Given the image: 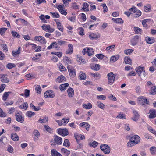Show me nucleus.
I'll use <instances>...</instances> for the list:
<instances>
[{"label":"nucleus","instance_id":"nucleus-1","mask_svg":"<svg viewBox=\"0 0 156 156\" xmlns=\"http://www.w3.org/2000/svg\"><path fill=\"white\" fill-rule=\"evenodd\" d=\"M54 140H52L51 142V145L55 146L57 144H61L62 142V138L56 135L54 136Z\"/></svg>","mask_w":156,"mask_h":156},{"label":"nucleus","instance_id":"nucleus-2","mask_svg":"<svg viewBox=\"0 0 156 156\" xmlns=\"http://www.w3.org/2000/svg\"><path fill=\"white\" fill-rule=\"evenodd\" d=\"M101 149L106 154H109L110 152V148L108 145L106 144H102L100 147Z\"/></svg>","mask_w":156,"mask_h":156},{"label":"nucleus","instance_id":"nucleus-3","mask_svg":"<svg viewBox=\"0 0 156 156\" xmlns=\"http://www.w3.org/2000/svg\"><path fill=\"white\" fill-rule=\"evenodd\" d=\"M116 76V75L114 74L112 72H110L108 74V84L111 85L114 82Z\"/></svg>","mask_w":156,"mask_h":156},{"label":"nucleus","instance_id":"nucleus-4","mask_svg":"<svg viewBox=\"0 0 156 156\" xmlns=\"http://www.w3.org/2000/svg\"><path fill=\"white\" fill-rule=\"evenodd\" d=\"M44 96L47 98H53L55 96V94L53 91L49 90L44 93Z\"/></svg>","mask_w":156,"mask_h":156},{"label":"nucleus","instance_id":"nucleus-5","mask_svg":"<svg viewBox=\"0 0 156 156\" xmlns=\"http://www.w3.org/2000/svg\"><path fill=\"white\" fill-rule=\"evenodd\" d=\"M34 40L35 41H39L42 44H45L46 43L45 38L41 36H35Z\"/></svg>","mask_w":156,"mask_h":156},{"label":"nucleus","instance_id":"nucleus-6","mask_svg":"<svg viewBox=\"0 0 156 156\" xmlns=\"http://www.w3.org/2000/svg\"><path fill=\"white\" fill-rule=\"evenodd\" d=\"M58 134L62 135L63 136H65L68 135L69 134L68 131L67 129L66 128L58 129Z\"/></svg>","mask_w":156,"mask_h":156},{"label":"nucleus","instance_id":"nucleus-7","mask_svg":"<svg viewBox=\"0 0 156 156\" xmlns=\"http://www.w3.org/2000/svg\"><path fill=\"white\" fill-rule=\"evenodd\" d=\"M138 99L140 105H143L145 103L147 104L148 103L149 101L147 99L144 98L143 97H140Z\"/></svg>","mask_w":156,"mask_h":156},{"label":"nucleus","instance_id":"nucleus-8","mask_svg":"<svg viewBox=\"0 0 156 156\" xmlns=\"http://www.w3.org/2000/svg\"><path fill=\"white\" fill-rule=\"evenodd\" d=\"M133 112L134 116L131 119L134 121H137L139 118L140 115L137 111L134 110L133 111Z\"/></svg>","mask_w":156,"mask_h":156},{"label":"nucleus","instance_id":"nucleus-9","mask_svg":"<svg viewBox=\"0 0 156 156\" xmlns=\"http://www.w3.org/2000/svg\"><path fill=\"white\" fill-rule=\"evenodd\" d=\"M139 37L138 36H135L131 40V44L133 46L136 45L138 42Z\"/></svg>","mask_w":156,"mask_h":156},{"label":"nucleus","instance_id":"nucleus-10","mask_svg":"<svg viewBox=\"0 0 156 156\" xmlns=\"http://www.w3.org/2000/svg\"><path fill=\"white\" fill-rule=\"evenodd\" d=\"M130 139L132 140V141L133 140V141L137 142H138V144L140 141V138L137 135H134L131 136H130Z\"/></svg>","mask_w":156,"mask_h":156},{"label":"nucleus","instance_id":"nucleus-11","mask_svg":"<svg viewBox=\"0 0 156 156\" xmlns=\"http://www.w3.org/2000/svg\"><path fill=\"white\" fill-rule=\"evenodd\" d=\"M150 115L149 116L150 118H154L156 117V111L155 110H151L149 111Z\"/></svg>","mask_w":156,"mask_h":156},{"label":"nucleus","instance_id":"nucleus-12","mask_svg":"<svg viewBox=\"0 0 156 156\" xmlns=\"http://www.w3.org/2000/svg\"><path fill=\"white\" fill-rule=\"evenodd\" d=\"M68 49L66 51V54H71L73 51V48L72 45L71 44H69L68 45Z\"/></svg>","mask_w":156,"mask_h":156},{"label":"nucleus","instance_id":"nucleus-13","mask_svg":"<svg viewBox=\"0 0 156 156\" xmlns=\"http://www.w3.org/2000/svg\"><path fill=\"white\" fill-rule=\"evenodd\" d=\"M138 144V142H135L129 139V141L127 143V146L129 147L134 146Z\"/></svg>","mask_w":156,"mask_h":156},{"label":"nucleus","instance_id":"nucleus-14","mask_svg":"<svg viewBox=\"0 0 156 156\" xmlns=\"http://www.w3.org/2000/svg\"><path fill=\"white\" fill-rule=\"evenodd\" d=\"M33 134L36 136V137H34V140L36 141L38 140L37 138L40 136V133L37 130H35L33 132Z\"/></svg>","mask_w":156,"mask_h":156},{"label":"nucleus","instance_id":"nucleus-15","mask_svg":"<svg viewBox=\"0 0 156 156\" xmlns=\"http://www.w3.org/2000/svg\"><path fill=\"white\" fill-rule=\"evenodd\" d=\"M51 154L52 156H62L59 152H57L55 149H52L51 150Z\"/></svg>","mask_w":156,"mask_h":156},{"label":"nucleus","instance_id":"nucleus-16","mask_svg":"<svg viewBox=\"0 0 156 156\" xmlns=\"http://www.w3.org/2000/svg\"><path fill=\"white\" fill-rule=\"evenodd\" d=\"M68 93V96L69 97H72L74 94V91L73 89L71 87L69 88L67 90Z\"/></svg>","mask_w":156,"mask_h":156},{"label":"nucleus","instance_id":"nucleus-17","mask_svg":"<svg viewBox=\"0 0 156 156\" xmlns=\"http://www.w3.org/2000/svg\"><path fill=\"white\" fill-rule=\"evenodd\" d=\"M124 62L126 64L131 65L132 60L129 57H125L124 58Z\"/></svg>","mask_w":156,"mask_h":156},{"label":"nucleus","instance_id":"nucleus-18","mask_svg":"<svg viewBox=\"0 0 156 156\" xmlns=\"http://www.w3.org/2000/svg\"><path fill=\"white\" fill-rule=\"evenodd\" d=\"M135 70L137 72L139 76L141 74L143 71H145L144 68L143 67H141V66H139L138 68H136L135 69Z\"/></svg>","mask_w":156,"mask_h":156},{"label":"nucleus","instance_id":"nucleus-19","mask_svg":"<svg viewBox=\"0 0 156 156\" xmlns=\"http://www.w3.org/2000/svg\"><path fill=\"white\" fill-rule=\"evenodd\" d=\"M67 68L69 74L72 77H74L76 75L75 71L74 69H70L68 66Z\"/></svg>","mask_w":156,"mask_h":156},{"label":"nucleus","instance_id":"nucleus-20","mask_svg":"<svg viewBox=\"0 0 156 156\" xmlns=\"http://www.w3.org/2000/svg\"><path fill=\"white\" fill-rule=\"evenodd\" d=\"M11 138L14 141H17L19 139V136L15 133H12L11 135Z\"/></svg>","mask_w":156,"mask_h":156},{"label":"nucleus","instance_id":"nucleus-21","mask_svg":"<svg viewBox=\"0 0 156 156\" xmlns=\"http://www.w3.org/2000/svg\"><path fill=\"white\" fill-rule=\"evenodd\" d=\"M100 37V36L98 35L95 34H92L89 35V37L92 40H97Z\"/></svg>","mask_w":156,"mask_h":156},{"label":"nucleus","instance_id":"nucleus-22","mask_svg":"<svg viewBox=\"0 0 156 156\" xmlns=\"http://www.w3.org/2000/svg\"><path fill=\"white\" fill-rule=\"evenodd\" d=\"M58 47L57 43L56 42L52 43L50 46L48 47V49H51L52 48H57Z\"/></svg>","mask_w":156,"mask_h":156},{"label":"nucleus","instance_id":"nucleus-23","mask_svg":"<svg viewBox=\"0 0 156 156\" xmlns=\"http://www.w3.org/2000/svg\"><path fill=\"white\" fill-rule=\"evenodd\" d=\"M74 136L75 138L76 139L78 143V141H79L80 140H81L83 138H84V135H82L81 134H79L78 135H75Z\"/></svg>","mask_w":156,"mask_h":156},{"label":"nucleus","instance_id":"nucleus-24","mask_svg":"<svg viewBox=\"0 0 156 156\" xmlns=\"http://www.w3.org/2000/svg\"><path fill=\"white\" fill-rule=\"evenodd\" d=\"M65 77L63 75L59 76L56 80V82L61 83L65 79Z\"/></svg>","mask_w":156,"mask_h":156},{"label":"nucleus","instance_id":"nucleus-25","mask_svg":"<svg viewBox=\"0 0 156 156\" xmlns=\"http://www.w3.org/2000/svg\"><path fill=\"white\" fill-rule=\"evenodd\" d=\"M69 84L68 83H66L60 85V89L61 91L64 90L66 88L68 87Z\"/></svg>","mask_w":156,"mask_h":156},{"label":"nucleus","instance_id":"nucleus-26","mask_svg":"<svg viewBox=\"0 0 156 156\" xmlns=\"http://www.w3.org/2000/svg\"><path fill=\"white\" fill-rule=\"evenodd\" d=\"M61 151L62 153L65 154L67 156H68L70 153V151L68 150L63 148H62L61 149Z\"/></svg>","mask_w":156,"mask_h":156},{"label":"nucleus","instance_id":"nucleus-27","mask_svg":"<svg viewBox=\"0 0 156 156\" xmlns=\"http://www.w3.org/2000/svg\"><path fill=\"white\" fill-rule=\"evenodd\" d=\"M112 20L116 23H122L123 22V20L121 18L115 19L112 18Z\"/></svg>","mask_w":156,"mask_h":156},{"label":"nucleus","instance_id":"nucleus-28","mask_svg":"<svg viewBox=\"0 0 156 156\" xmlns=\"http://www.w3.org/2000/svg\"><path fill=\"white\" fill-rule=\"evenodd\" d=\"M151 153L152 155L156 154V147L155 146L151 147L150 149Z\"/></svg>","mask_w":156,"mask_h":156},{"label":"nucleus","instance_id":"nucleus-29","mask_svg":"<svg viewBox=\"0 0 156 156\" xmlns=\"http://www.w3.org/2000/svg\"><path fill=\"white\" fill-rule=\"evenodd\" d=\"M83 108L86 109H90L92 108V105L90 103H88L87 104H85L83 105Z\"/></svg>","mask_w":156,"mask_h":156},{"label":"nucleus","instance_id":"nucleus-30","mask_svg":"<svg viewBox=\"0 0 156 156\" xmlns=\"http://www.w3.org/2000/svg\"><path fill=\"white\" fill-rule=\"evenodd\" d=\"M84 125H86V129L87 130H89V128L90 127V125L87 122H82L80 123V126L81 127H83L84 126Z\"/></svg>","mask_w":156,"mask_h":156},{"label":"nucleus","instance_id":"nucleus-31","mask_svg":"<svg viewBox=\"0 0 156 156\" xmlns=\"http://www.w3.org/2000/svg\"><path fill=\"white\" fill-rule=\"evenodd\" d=\"M139 76L140 77L142 80H144L146 79L147 77V74L145 73V71H143L141 74L139 75Z\"/></svg>","mask_w":156,"mask_h":156},{"label":"nucleus","instance_id":"nucleus-32","mask_svg":"<svg viewBox=\"0 0 156 156\" xmlns=\"http://www.w3.org/2000/svg\"><path fill=\"white\" fill-rule=\"evenodd\" d=\"M1 81L5 83H7L9 82V80L8 78L6 77L4 75H3L1 78Z\"/></svg>","mask_w":156,"mask_h":156},{"label":"nucleus","instance_id":"nucleus-33","mask_svg":"<svg viewBox=\"0 0 156 156\" xmlns=\"http://www.w3.org/2000/svg\"><path fill=\"white\" fill-rule=\"evenodd\" d=\"M16 116V119L17 121L21 123H23L24 121V118L21 115Z\"/></svg>","mask_w":156,"mask_h":156},{"label":"nucleus","instance_id":"nucleus-34","mask_svg":"<svg viewBox=\"0 0 156 156\" xmlns=\"http://www.w3.org/2000/svg\"><path fill=\"white\" fill-rule=\"evenodd\" d=\"M150 94H151L155 95L156 94V87L153 86L151 87L150 91Z\"/></svg>","mask_w":156,"mask_h":156},{"label":"nucleus","instance_id":"nucleus-35","mask_svg":"<svg viewBox=\"0 0 156 156\" xmlns=\"http://www.w3.org/2000/svg\"><path fill=\"white\" fill-rule=\"evenodd\" d=\"M119 58V55L113 56L111 57L110 58V61L112 62H114L118 60Z\"/></svg>","mask_w":156,"mask_h":156},{"label":"nucleus","instance_id":"nucleus-36","mask_svg":"<svg viewBox=\"0 0 156 156\" xmlns=\"http://www.w3.org/2000/svg\"><path fill=\"white\" fill-rule=\"evenodd\" d=\"M145 40L147 43L148 44H151L154 42V40L151 38L149 37H146Z\"/></svg>","mask_w":156,"mask_h":156},{"label":"nucleus","instance_id":"nucleus-37","mask_svg":"<svg viewBox=\"0 0 156 156\" xmlns=\"http://www.w3.org/2000/svg\"><path fill=\"white\" fill-rule=\"evenodd\" d=\"M11 92H5L3 95V100L4 101H6L9 96V94H11Z\"/></svg>","mask_w":156,"mask_h":156},{"label":"nucleus","instance_id":"nucleus-38","mask_svg":"<svg viewBox=\"0 0 156 156\" xmlns=\"http://www.w3.org/2000/svg\"><path fill=\"white\" fill-rule=\"evenodd\" d=\"M56 25L58 29L61 32H63V26L61 25V23L59 22H56Z\"/></svg>","mask_w":156,"mask_h":156},{"label":"nucleus","instance_id":"nucleus-39","mask_svg":"<svg viewBox=\"0 0 156 156\" xmlns=\"http://www.w3.org/2000/svg\"><path fill=\"white\" fill-rule=\"evenodd\" d=\"M83 7L82 8V9L85 10L86 11H89L88 9L87 8L89 6V5L87 3H84L83 4Z\"/></svg>","mask_w":156,"mask_h":156},{"label":"nucleus","instance_id":"nucleus-40","mask_svg":"<svg viewBox=\"0 0 156 156\" xmlns=\"http://www.w3.org/2000/svg\"><path fill=\"white\" fill-rule=\"evenodd\" d=\"M79 76L81 80H85L86 78V75L85 73H83L82 71H80Z\"/></svg>","mask_w":156,"mask_h":156},{"label":"nucleus","instance_id":"nucleus-41","mask_svg":"<svg viewBox=\"0 0 156 156\" xmlns=\"http://www.w3.org/2000/svg\"><path fill=\"white\" fill-rule=\"evenodd\" d=\"M28 107V104L27 102L24 103L22 105H21L19 106L20 108L24 109L25 110L27 109Z\"/></svg>","mask_w":156,"mask_h":156},{"label":"nucleus","instance_id":"nucleus-42","mask_svg":"<svg viewBox=\"0 0 156 156\" xmlns=\"http://www.w3.org/2000/svg\"><path fill=\"white\" fill-rule=\"evenodd\" d=\"M87 54L89 56H90L94 53V51L92 48H87Z\"/></svg>","mask_w":156,"mask_h":156},{"label":"nucleus","instance_id":"nucleus-43","mask_svg":"<svg viewBox=\"0 0 156 156\" xmlns=\"http://www.w3.org/2000/svg\"><path fill=\"white\" fill-rule=\"evenodd\" d=\"M63 145L67 147H68L70 146V143L69 140L68 139H66L65 140Z\"/></svg>","mask_w":156,"mask_h":156},{"label":"nucleus","instance_id":"nucleus-44","mask_svg":"<svg viewBox=\"0 0 156 156\" xmlns=\"http://www.w3.org/2000/svg\"><path fill=\"white\" fill-rule=\"evenodd\" d=\"M11 33L13 37H16L17 38H20V35L15 31H11Z\"/></svg>","mask_w":156,"mask_h":156},{"label":"nucleus","instance_id":"nucleus-45","mask_svg":"<svg viewBox=\"0 0 156 156\" xmlns=\"http://www.w3.org/2000/svg\"><path fill=\"white\" fill-rule=\"evenodd\" d=\"M35 114V113L32 111H27L26 113L27 116L30 118L32 116L34 115Z\"/></svg>","mask_w":156,"mask_h":156},{"label":"nucleus","instance_id":"nucleus-46","mask_svg":"<svg viewBox=\"0 0 156 156\" xmlns=\"http://www.w3.org/2000/svg\"><path fill=\"white\" fill-rule=\"evenodd\" d=\"M44 127L47 131L50 133L52 132L53 129L50 128L48 126L45 125L44 126Z\"/></svg>","mask_w":156,"mask_h":156},{"label":"nucleus","instance_id":"nucleus-47","mask_svg":"<svg viewBox=\"0 0 156 156\" xmlns=\"http://www.w3.org/2000/svg\"><path fill=\"white\" fill-rule=\"evenodd\" d=\"M63 60L64 61L66 62L67 64H70L71 63V58L68 57H65Z\"/></svg>","mask_w":156,"mask_h":156},{"label":"nucleus","instance_id":"nucleus-48","mask_svg":"<svg viewBox=\"0 0 156 156\" xmlns=\"http://www.w3.org/2000/svg\"><path fill=\"white\" fill-rule=\"evenodd\" d=\"M42 28L45 31L48 30L50 28V25L44 24L42 26Z\"/></svg>","mask_w":156,"mask_h":156},{"label":"nucleus","instance_id":"nucleus-49","mask_svg":"<svg viewBox=\"0 0 156 156\" xmlns=\"http://www.w3.org/2000/svg\"><path fill=\"white\" fill-rule=\"evenodd\" d=\"M15 66L16 65L15 64L12 63H8L6 65V67L9 69H11L15 67Z\"/></svg>","mask_w":156,"mask_h":156},{"label":"nucleus","instance_id":"nucleus-50","mask_svg":"<svg viewBox=\"0 0 156 156\" xmlns=\"http://www.w3.org/2000/svg\"><path fill=\"white\" fill-rule=\"evenodd\" d=\"M133 51V50L132 49H128L125 50L124 51V53L127 55H129L132 53Z\"/></svg>","mask_w":156,"mask_h":156},{"label":"nucleus","instance_id":"nucleus-51","mask_svg":"<svg viewBox=\"0 0 156 156\" xmlns=\"http://www.w3.org/2000/svg\"><path fill=\"white\" fill-rule=\"evenodd\" d=\"M150 19H145L142 20V24L143 26L144 27H147V25L146 24V23L148 21H150Z\"/></svg>","mask_w":156,"mask_h":156},{"label":"nucleus","instance_id":"nucleus-52","mask_svg":"<svg viewBox=\"0 0 156 156\" xmlns=\"http://www.w3.org/2000/svg\"><path fill=\"white\" fill-rule=\"evenodd\" d=\"M30 107L31 108H33L34 110L35 111H38L40 109V108L39 107H38L37 108H36L34 106L32 103H31L30 105Z\"/></svg>","mask_w":156,"mask_h":156},{"label":"nucleus","instance_id":"nucleus-53","mask_svg":"<svg viewBox=\"0 0 156 156\" xmlns=\"http://www.w3.org/2000/svg\"><path fill=\"white\" fill-rule=\"evenodd\" d=\"M134 31L136 33L141 34L142 32V30L139 27H136L135 28Z\"/></svg>","mask_w":156,"mask_h":156},{"label":"nucleus","instance_id":"nucleus-54","mask_svg":"<svg viewBox=\"0 0 156 156\" xmlns=\"http://www.w3.org/2000/svg\"><path fill=\"white\" fill-rule=\"evenodd\" d=\"M98 106L99 108L103 109L104 108L105 105L104 104L100 101H98Z\"/></svg>","mask_w":156,"mask_h":156},{"label":"nucleus","instance_id":"nucleus-55","mask_svg":"<svg viewBox=\"0 0 156 156\" xmlns=\"http://www.w3.org/2000/svg\"><path fill=\"white\" fill-rule=\"evenodd\" d=\"M144 11L146 12H149L151 9V6L150 5H148L147 6H145Z\"/></svg>","mask_w":156,"mask_h":156},{"label":"nucleus","instance_id":"nucleus-56","mask_svg":"<svg viewBox=\"0 0 156 156\" xmlns=\"http://www.w3.org/2000/svg\"><path fill=\"white\" fill-rule=\"evenodd\" d=\"M50 13L51 14V16L53 18H58L59 17V14L55 12H50Z\"/></svg>","mask_w":156,"mask_h":156},{"label":"nucleus","instance_id":"nucleus-57","mask_svg":"<svg viewBox=\"0 0 156 156\" xmlns=\"http://www.w3.org/2000/svg\"><path fill=\"white\" fill-rule=\"evenodd\" d=\"M35 90L38 93H40L41 89L39 85H37L35 88Z\"/></svg>","mask_w":156,"mask_h":156},{"label":"nucleus","instance_id":"nucleus-58","mask_svg":"<svg viewBox=\"0 0 156 156\" xmlns=\"http://www.w3.org/2000/svg\"><path fill=\"white\" fill-rule=\"evenodd\" d=\"M97 98L99 100H105L106 99V97L105 96L103 95H98L97 96Z\"/></svg>","mask_w":156,"mask_h":156},{"label":"nucleus","instance_id":"nucleus-59","mask_svg":"<svg viewBox=\"0 0 156 156\" xmlns=\"http://www.w3.org/2000/svg\"><path fill=\"white\" fill-rule=\"evenodd\" d=\"M101 5L102 6L104 10L103 12L104 13H105L108 11V8L107 6L106 5V4L105 3L102 4Z\"/></svg>","mask_w":156,"mask_h":156},{"label":"nucleus","instance_id":"nucleus-60","mask_svg":"<svg viewBox=\"0 0 156 156\" xmlns=\"http://www.w3.org/2000/svg\"><path fill=\"white\" fill-rule=\"evenodd\" d=\"M6 114L4 112L3 110L0 108V117H4L6 116Z\"/></svg>","mask_w":156,"mask_h":156},{"label":"nucleus","instance_id":"nucleus-61","mask_svg":"<svg viewBox=\"0 0 156 156\" xmlns=\"http://www.w3.org/2000/svg\"><path fill=\"white\" fill-rule=\"evenodd\" d=\"M20 48L19 47L18 48V50L16 51H12V54L13 56H15L16 55L19 54L20 53Z\"/></svg>","mask_w":156,"mask_h":156},{"label":"nucleus","instance_id":"nucleus-62","mask_svg":"<svg viewBox=\"0 0 156 156\" xmlns=\"http://www.w3.org/2000/svg\"><path fill=\"white\" fill-rule=\"evenodd\" d=\"M117 118H119L122 119H125L126 116L125 114L120 113L116 117Z\"/></svg>","mask_w":156,"mask_h":156},{"label":"nucleus","instance_id":"nucleus-63","mask_svg":"<svg viewBox=\"0 0 156 156\" xmlns=\"http://www.w3.org/2000/svg\"><path fill=\"white\" fill-rule=\"evenodd\" d=\"M7 30V28H1L0 29V33L2 35H4V33L5 32L6 30Z\"/></svg>","mask_w":156,"mask_h":156},{"label":"nucleus","instance_id":"nucleus-64","mask_svg":"<svg viewBox=\"0 0 156 156\" xmlns=\"http://www.w3.org/2000/svg\"><path fill=\"white\" fill-rule=\"evenodd\" d=\"M148 129L149 131L151 132L152 133L156 134V131L154 130L152 127H148Z\"/></svg>","mask_w":156,"mask_h":156}]
</instances>
